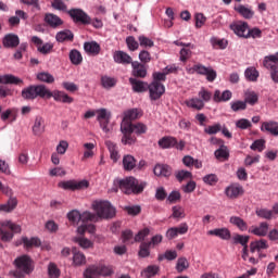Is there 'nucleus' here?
Segmentation results:
<instances>
[{
  "mask_svg": "<svg viewBox=\"0 0 278 278\" xmlns=\"http://www.w3.org/2000/svg\"><path fill=\"white\" fill-rule=\"evenodd\" d=\"M92 208L97 213L98 218L108 220L116 216V208L108 201H96L92 204Z\"/></svg>",
  "mask_w": 278,
  "mask_h": 278,
  "instance_id": "423d86ee",
  "label": "nucleus"
},
{
  "mask_svg": "<svg viewBox=\"0 0 278 278\" xmlns=\"http://www.w3.org/2000/svg\"><path fill=\"white\" fill-rule=\"evenodd\" d=\"M34 136H42L45 134V118L42 116H37L33 125Z\"/></svg>",
  "mask_w": 278,
  "mask_h": 278,
  "instance_id": "c85d7f7f",
  "label": "nucleus"
},
{
  "mask_svg": "<svg viewBox=\"0 0 278 278\" xmlns=\"http://www.w3.org/2000/svg\"><path fill=\"white\" fill-rule=\"evenodd\" d=\"M261 131H267L271 136H278V123L277 122H263L261 126Z\"/></svg>",
  "mask_w": 278,
  "mask_h": 278,
  "instance_id": "cd10ccee",
  "label": "nucleus"
},
{
  "mask_svg": "<svg viewBox=\"0 0 278 278\" xmlns=\"http://www.w3.org/2000/svg\"><path fill=\"white\" fill-rule=\"evenodd\" d=\"M255 214L256 216H258V218H264L265 220H273V211L268 208H256Z\"/></svg>",
  "mask_w": 278,
  "mask_h": 278,
  "instance_id": "3c124183",
  "label": "nucleus"
},
{
  "mask_svg": "<svg viewBox=\"0 0 278 278\" xmlns=\"http://www.w3.org/2000/svg\"><path fill=\"white\" fill-rule=\"evenodd\" d=\"M70 60L72 64L79 66V64L84 61V58L81 56V52H79L77 49H74L70 52Z\"/></svg>",
  "mask_w": 278,
  "mask_h": 278,
  "instance_id": "49530a36",
  "label": "nucleus"
},
{
  "mask_svg": "<svg viewBox=\"0 0 278 278\" xmlns=\"http://www.w3.org/2000/svg\"><path fill=\"white\" fill-rule=\"evenodd\" d=\"M153 170L156 177H170L173 175V167L164 164L155 165Z\"/></svg>",
  "mask_w": 278,
  "mask_h": 278,
  "instance_id": "5701e85b",
  "label": "nucleus"
},
{
  "mask_svg": "<svg viewBox=\"0 0 278 278\" xmlns=\"http://www.w3.org/2000/svg\"><path fill=\"white\" fill-rule=\"evenodd\" d=\"M52 97L54 101H59L60 103H73V101H75L73 97L68 96L64 91H54Z\"/></svg>",
  "mask_w": 278,
  "mask_h": 278,
  "instance_id": "e433bc0d",
  "label": "nucleus"
},
{
  "mask_svg": "<svg viewBox=\"0 0 278 278\" xmlns=\"http://www.w3.org/2000/svg\"><path fill=\"white\" fill-rule=\"evenodd\" d=\"M21 45V38L14 33H9L2 38V46L4 49H16Z\"/></svg>",
  "mask_w": 278,
  "mask_h": 278,
  "instance_id": "4468645a",
  "label": "nucleus"
},
{
  "mask_svg": "<svg viewBox=\"0 0 278 278\" xmlns=\"http://www.w3.org/2000/svg\"><path fill=\"white\" fill-rule=\"evenodd\" d=\"M43 21L52 29H58V27H62V25H64V21L53 13H46Z\"/></svg>",
  "mask_w": 278,
  "mask_h": 278,
  "instance_id": "2eb2a0df",
  "label": "nucleus"
},
{
  "mask_svg": "<svg viewBox=\"0 0 278 278\" xmlns=\"http://www.w3.org/2000/svg\"><path fill=\"white\" fill-rule=\"evenodd\" d=\"M261 249H268V243L266 240L261 239L258 241H253L250 244V251L251 253H255V251H261Z\"/></svg>",
  "mask_w": 278,
  "mask_h": 278,
  "instance_id": "a18cd8bd",
  "label": "nucleus"
},
{
  "mask_svg": "<svg viewBox=\"0 0 278 278\" xmlns=\"http://www.w3.org/2000/svg\"><path fill=\"white\" fill-rule=\"evenodd\" d=\"M250 149H252V151H258L262 153V151L266 149V141L264 139H257L251 144Z\"/></svg>",
  "mask_w": 278,
  "mask_h": 278,
  "instance_id": "052dcab7",
  "label": "nucleus"
},
{
  "mask_svg": "<svg viewBox=\"0 0 278 278\" xmlns=\"http://www.w3.org/2000/svg\"><path fill=\"white\" fill-rule=\"evenodd\" d=\"M63 12L68 14L73 23H80V25H90L92 23L90 15H88V13H86L83 9L73 8L68 10V7L66 5V11Z\"/></svg>",
  "mask_w": 278,
  "mask_h": 278,
  "instance_id": "6e6552de",
  "label": "nucleus"
},
{
  "mask_svg": "<svg viewBox=\"0 0 278 278\" xmlns=\"http://www.w3.org/2000/svg\"><path fill=\"white\" fill-rule=\"evenodd\" d=\"M14 233H21V225L10 220L0 224V238L2 242H12Z\"/></svg>",
  "mask_w": 278,
  "mask_h": 278,
  "instance_id": "0eeeda50",
  "label": "nucleus"
},
{
  "mask_svg": "<svg viewBox=\"0 0 278 278\" xmlns=\"http://www.w3.org/2000/svg\"><path fill=\"white\" fill-rule=\"evenodd\" d=\"M101 84L104 88H114L116 86V79L110 76H102Z\"/></svg>",
  "mask_w": 278,
  "mask_h": 278,
  "instance_id": "e2e57ef3",
  "label": "nucleus"
},
{
  "mask_svg": "<svg viewBox=\"0 0 278 278\" xmlns=\"http://www.w3.org/2000/svg\"><path fill=\"white\" fill-rule=\"evenodd\" d=\"M191 71H193V73H198V75L206 76V81H210V83L215 81L216 77H218V74L214 68L205 67V65L201 63L193 65Z\"/></svg>",
  "mask_w": 278,
  "mask_h": 278,
  "instance_id": "9d476101",
  "label": "nucleus"
},
{
  "mask_svg": "<svg viewBox=\"0 0 278 278\" xmlns=\"http://www.w3.org/2000/svg\"><path fill=\"white\" fill-rule=\"evenodd\" d=\"M129 84L134 92H147V90H149V84L138 80L137 78H129Z\"/></svg>",
  "mask_w": 278,
  "mask_h": 278,
  "instance_id": "393cba45",
  "label": "nucleus"
},
{
  "mask_svg": "<svg viewBox=\"0 0 278 278\" xmlns=\"http://www.w3.org/2000/svg\"><path fill=\"white\" fill-rule=\"evenodd\" d=\"M230 110H232V112H244V110H247V102L242 100L232 101L230 103Z\"/></svg>",
  "mask_w": 278,
  "mask_h": 278,
  "instance_id": "864d4df0",
  "label": "nucleus"
},
{
  "mask_svg": "<svg viewBox=\"0 0 278 278\" xmlns=\"http://www.w3.org/2000/svg\"><path fill=\"white\" fill-rule=\"evenodd\" d=\"M0 191H2V194H5V197H9V200L5 204H0V212H14V210H16V205H18V200L14 198V191L12 188L2 187Z\"/></svg>",
  "mask_w": 278,
  "mask_h": 278,
  "instance_id": "1a4fd4ad",
  "label": "nucleus"
},
{
  "mask_svg": "<svg viewBox=\"0 0 278 278\" xmlns=\"http://www.w3.org/2000/svg\"><path fill=\"white\" fill-rule=\"evenodd\" d=\"M207 235L220 238V240H231V231L228 228H215L208 230Z\"/></svg>",
  "mask_w": 278,
  "mask_h": 278,
  "instance_id": "4be33fe9",
  "label": "nucleus"
},
{
  "mask_svg": "<svg viewBox=\"0 0 278 278\" xmlns=\"http://www.w3.org/2000/svg\"><path fill=\"white\" fill-rule=\"evenodd\" d=\"M172 218H186V211H184V207L179 206V205H176V206H173L172 208Z\"/></svg>",
  "mask_w": 278,
  "mask_h": 278,
  "instance_id": "13d9d810",
  "label": "nucleus"
},
{
  "mask_svg": "<svg viewBox=\"0 0 278 278\" xmlns=\"http://www.w3.org/2000/svg\"><path fill=\"white\" fill-rule=\"evenodd\" d=\"M111 275H114V269L105 264L90 265L84 271V278L111 277Z\"/></svg>",
  "mask_w": 278,
  "mask_h": 278,
  "instance_id": "39448f33",
  "label": "nucleus"
},
{
  "mask_svg": "<svg viewBox=\"0 0 278 278\" xmlns=\"http://www.w3.org/2000/svg\"><path fill=\"white\" fill-rule=\"evenodd\" d=\"M175 144H177L175 137H163L159 140V147H161V149H173Z\"/></svg>",
  "mask_w": 278,
  "mask_h": 278,
  "instance_id": "ea45409f",
  "label": "nucleus"
},
{
  "mask_svg": "<svg viewBox=\"0 0 278 278\" xmlns=\"http://www.w3.org/2000/svg\"><path fill=\"white\" fill-rule=\"evenodd\" d=\"M244 194V188L240 185H231L226 189V197L228 199H238V197H242Z\"/></svg>",
  "mask_w": 278,
  "mask_h": 278,
  "instance_id": "412c9836",
  "label": "nucleus"
},
{
  "mask_svg": "<svg viewBox=\"0 0 278 278\" xmlns=\"http://www.w3.org/2000/svg\"><path fill=\"white\" fill-rule=\"evenodd\" d=\"M138 161H136V157H134L131 154H126L123 157V168L124 170H134L136 168V164Z\"/></svg>",
  "mask_w": 278,
  "mask_h": 278,
  "instance_id": "c9c22d12",
  "label": "nucleus"
},
{
  "mask_svg": "<svg viewBox=\"0 0 278 278\" xmlns=\"http://www.w3.org/2000/svg\"><path fill=\"white\" fill-rule=\"evenodd\" d=\"M251 237L244 235H235L232 240L235 244H241V247H248Z\"/></svg>",
  "mask_w": 278,
  "mask_h": 278,
  "instance_id": "5fc2aeb1",
  "label": "nucleus"
},
{
  "mask_svg": "<svg viewBox=\"0 0 278 278\" xmlns=\"http://www.w3.org/2000/svg\"><path fill=\"white\" fill-rule=\"evenodd\" d=\"M151 243L149 242H141L139 247V257H149L151 255Z\"/></svg>",
  "mask_w": 278,
  "mask_h": 278,
  "instance_id": "603ef678",
  "label": "nucleus"
},
{
  "mask_svg": "<svg viewBox=\"0 0 278 278\" xmlns=\"http://www.w3.org/2000/svg\"><path fill=\"white\" fill-rule=\"evenodd\" d=\"M195 18V27L197 29H201V27H203V25H205L207 17H205V15L203 13H197L194 15Z\"/></svg>",
  "mask_w": 278,
  "mask_h": 278,
  "instance_id": "774afa93",
  "label": "nucleus"
},
{
  "mask_svg": "<svg viewBox=\"0 0 278 278\" xmlns=\"http://www.w3.org/2000/svg\"><path fill=\"white\" fill-rule=\"evenodd\" d=\"M249 233H253L254 236H258L260 238L268 236V223L262 222L260 226H251V228L249 229Z\"/></svg>",
  "mask_w": 278,
  "mask_h": 278,
  "instance_id": "aec40b11",
  "label": "nucleus"
},
{
  "mask_svg": "<svg viewBox=\"0 0 278 278\" xmlns=\"http://www.w3.org/2000/svg\"><path fill=\"white\" fill-rule=\"evenodd\" d=\"M72 255H73V265L74 266H84L86 265V255L77 250V248L72 249Z\"/></svg>",
  "mask_w": 278,
  "mask_h": 278,
  "instance_id": "a878e982",
  "label": "nucleus"
},
{
  "mask_svg": "<svg viewBox=\"0 0 278 278\" xmlns=\"http://www.w3.org/2000/svg\"><path fill=\"white\" fill-rule=\"evenodd\" d=\"M51 99L53 92H51L45 85H30L22 90V99L25 101H34V99Z\"/></svg>",
  "mask_w": 278,
  "mask_h": 278,
  "instance_id": "7ed1b4c3",
  "label": "nucleus"
},
{
  "mask_svg": "<svg viewBox=\"0 0 278 278\" xmlns=\"http://www.w3.org/2000/svg\"><path fill=\"white\" fill-rule=\"evenodd\" d=\"M216 160H223L224 162L229 160V149L227 146H222L214 152Z\"/></svg>",
  "mask_w": 278,
  "mask_h": 278,
  "instance_id": "79ce46f5",
  "label": "nucleus"
},
{
  "mask_svg": "<svg viewBox=\"0 0 278 278\" xmlns=\"http://www.w3.org/2000/svg\"><path fill=\"white\" fill-rule=\"evenodd\" d=\"M67 218L70 223H73V225H77L79 220H81V213L77 210H73L70 213H67Z\"/></svg>",
  "mask_w": 278,
  "mask_h": 278,
  "instance_id": "4d7b16f0",
  "label": "nucleus"
},
{
  "mask_svg": "<svg viewBox=\"0 0 278 278\" xmlns=\"http://www.w3.org/2000/svg\"><path fill=\"white\" fill-rule=\"evenodd\" d=\"M22 243L24 244V249H34V247L38 249V247L42 244V242L38 237H31V238L22 237Z\"/></svg>",
  "mask_w": 278,
  "mask_h": 278,
  "instance_id": "2f4dec72",
  "label": "nucleus"
},
{
  "mask_svg": "<svg viewBox=\"0 0 278 278\" xmlns=\"http://www.w3.org/2000/svg\"><path fill=\"white\" fill-rule=\"evenodd\" d=\"M176 179L181 184V181H186V179H192V173L188 170H178L176 173Z\"/></svg>",
  "mask_w": 278,
  "mask_h": 278,
  "instance_id": "0e129e2a",
  "label": "nucleus"
},
{
  "mask_svg": "<svg viewBox=\"0 0 278 278\" xmlns=\"http://www.w3.org/2000/svg\"><path fill=\"white\" fill-rule=\"evenodd\" d=\"M97 121L104 134H110V119L112 118V113L108 112L105 109H100L97 111Z\"/></svg>",
  "mask_w": 278,
  "mask_h": 278,
  "instance_id": "f8f14e48",
  "label": "nucleus"
},
{
  "mask_svg": "<svg viewBox=\"0 0 278 278\" xmlns=\"http://www.w3.org/2000/svg\"><path fill=\"white\" fill-rule=\"evenodd\" d=\"M97 231V227L92 224H83L77 228V232L79 236H84V233H94Z\"/></svg>",
  "mask_w": 278,
  "mask_h": 278,
  "instance_id": "de8ad7c7",
  "label": "nucleus"
},
{
  "mask_svg": "<svg viewBox=\"0 0 278 278\" xmlns=\"http://www.w3.org/2000/svg\"><path fill=\"white\" fill-rule=\"evenodd\" d=\"M189 267H190V263H188V258L186 257L178 258L177 265H176V270L178 273H184V270H186Z\"/></svg>",
  "mask_w": 278,
  "mask_h": 278,
  "instance_id": "bf43d9fd",
  "label": "nucleus"
},
{
  "mask_svg": "<svg viewBox=\"0 0 278 278\" xmlns=\"http://www.w3.org/2000/svg\"><path fill=\"white\" fill-rule=\"evenodd\" d=\"M14 264L16 266L14 277L16 278L25 277V275L34 273V261L27 254L15 258Z\"/></svg>",
  "mask_w": 278,
  "mask_h": 278,
  "instance_id": "20e7f679",
  "label": "nucleus"
},
{
  "mask_svg": "<svg viewBox=\"0 0 278 278\" xmlns=\"http://www.w3.org/2000/svg\"><path fill=\"white\" fill-rule=\"evenodd\" d=\"M48 274L50 278L60 277V268H58V265H55V263H50L48 265Z\"/></svg>",
  "mask_w": 278,
  "mask_h": 278,
  "instance_id": "338daca9",
  "label": "nucleus"
},
{
  "mask_svg": "<svg viewBox=\"0 0 278 278\" xmlns=\"http://www.w3.org/2000/svg\"><path fill=\"white\" fill-rule=\"evenodd\" d=\"M74 39L75 35L70 29L61 30L55 36L56 42H73Z\"/></svg>",
  "mask_w": 278,
  "mask_h": 278,
  "instance_id": "bb28decb",
  "label": "nucleus"
},
{
  "mask_svg": "<svg viewBox=\"0 0 278 278\" xmlns=\"http://www.w3.org/2000/svg\"><path fill=\"white\" fill-rule=\"evenodd\" d=\"M257 101H260V97L257 96V93H255V91H247L245 96H244V100L243 102L249 104V105H255L257 103Z\"/></svg>",
  "mask_w": 278,
  "mask_h": 278,
  "instance_id": "37998d69",
  "label": "nucleus"
},
{
  "mask_svg": "<svg viewBox=\"0 0 278 278\" xmlns=\"http://www.w3.org/2000/svg\"><path fill=\"white\" fill-rule=\"evenodd\" d=\"M74 242H76V244H79L81 249H90V247H92V241L83 237H75Z\"/></svg>",
  "mask_w": 278,
  "mask_h": 278,
  "instance_id": "680f3d73",
  "label": "nucleus"
},
{
  "mask_svg": "<svg viewBox=\"0 0 278 278\" xmlns=\"http://www.w3.org/2000/svg\"><path fill=\"white\" fill-rule=\"evenodd\" d=\"M126 45L129 51H138V48L140 47V43L136 41V38L134 36H129L126 38Z\"/></svg>",
  "mask_w": 278,
  "mask_h": 278,
  "instance_id": "69168bd1",
  "label": "nucleus"
},
{
  "mask_svg": "<svg viewBox=\"0 0 278 278\" xmlns=\"http://www.w3.org/2000/svg\"><path fill=\"white\" fill-rule=\"evenodd\" d=\"M148 90L152 101H157V99H161L162 94L166 92V88L162 85V83L157 81H152V84L148 85Z\"/></svg>",
  "mask_w": 278,
  "mask_h": 278,
  "instance_id": "ddd939ff",
  "label": "nucleus"
},
{
  "mask_svg": "<svg viewBox=\"0 0 278 278\" xmlns=\"http://www.w3.org/2000/svg\"><path fill=\"white\" fill-rule=\"evenodd\" d=\"M131 66L134 77H139L141 79H144V77H147V67L142 65V63L132 62Z\"/></svg>",
  "mask_w": 278,
  "mask_h": 278,
  "instance_id": "c756f323",
  "label": "nucleus"
},
{
  "mask_svg": "<svg viewBox=\"0 0 278 278\" xmlns=\"http://www.w3.org/2000/svg\"><path fill=\"white\" fill-rule=\"evenodd\" d=\"M84 49L89 55H99L101 53V46L97 41L85 42Z\"/></svg>",
  "mask_w": 278,
  "mask_h": 278,
  "instance_id": "7c9ffc66",
  "label": "nucleus"
},
{
  "mask_svg": "<svg viewBox=\"0 0 278 278\" xmlns=\"http://www.w3.org/2000/svg\"><path fill=\"white\" fill-rule=\"evenodd\" d=\"M105 146L109 149L111 160L113 162H118L121 155L118 154V146L116 143L112 142L111 140L105 141Z\"/></svg>",
  "mask_w": 278,
  "mask_h": 278,
  "instance_id": "f704fd0d",
  "label": "nucleus"
},
{
  "mask_svg": "<svg viewBox=\"0 0 278 278\" xmlns=\"http://www.w3.org/2000/svg\"><path fill=\"white\" fill-rule=\"evenodd\" d=\"M90 187V182L88 180H66L59 182V188L63 190H86V188Z\"/></svg>",
  "mask_w": 278,
  "mask_h": 278,
  "instance_id": "9b49d317",
  "label": "nucleus"
},
{
  "mask_svg": "<svg viewBox=\"0 0 278 278\" xmlns=\"http://www.w3.org/2000/svg\"><path fill=\"white\" fill-rule=\"evenodd\" d=\"M230 29L240 38H247L249 31V24L245 22H236L230 24Z\"/></svg>",
  "mask_w": 278,
  "mask_h": 278,
  "instance_id": "dca6fc26",
  "label": "nucleus"
},
{
  "mask_svg": "<svg viewBox=\"0 0 278 278\" xmlns=\"http://www.w3.org/2000/svg\"><path fill=\"white\" fill-rule=\"evenodd\" d=\"M263 66L273 73L274 71L278 70V52L276 54H271L265 56L263 61Z\"/></svg>",
  "mask_w": 278,
  "mask_h": 278,
  "instance_id": "a211bd4d",
  "label": "nucleus"
},
{
  "mask_svg": "<svg viewBox=\"0 0 278 278\" xmlns=\"http://www.w3.org/2000/svg\"><path fill=\"white\" fill-rule=\"evenodd\" d=\"M235 10H236V12H238V14L243 16V18L251 20L253 16H255V12L253 11V9L247 8L243 4H239V5L235 7Z\"/></svg>",
  "mask_w": 278,
  "mask_h": 278,
  "instance_id": "72a5a7b5",
  "label": "nucleus"
},
{
  "mask_svg": "<svg viewBox=\"0 0 278 278\" xmlns=\"http://www.w3.org/2000/svg\"><path fill=\"white\" fill-rule=\"evenodd\" d=\"M160 273V266L157 265H149L141 271V276L144 278H152L155 277Z\"/></svg>",
  "mask_w": 278,
  "mask_h": 278,
  "instance_id": "a19ab883",
  "label": "nucleus"
},
{
  "mask_svg": "<svg viewBox=\"0 0 278 278\" xmlns=\"http://www.w3.org/2000/svg\"><path fill=\"white\" fill-rule=\"evenodd\" d=\"M140 47H143V49H151L152 47H155V42L151 40V38L140 35L138 37Z\"/></svg>",
  "mask_w": 278,
  "mask_h": 278,
  "instance_id": "8fccbe9b",
  "label": "nucleus"
},
{
  "mask_svg": "<svg viewBox=\"0 0 278 278\" xmlns=\"http://www.w3.org/2000/svg\"><path fill=\"white\" fill-rule=\"evenodd\" d=\"M37 79L43 84H53V81H55V77L49 74V72H41L37 74Z\"/></svg>",
  "mask_w": 278,
  "mask_h": 278,
  "instance_id": "09e8293b",
  "label": "nucleus"
},
{
  "mask_svg": "<svg viewBox=\"0 0 278 278\" xmlns=\"http://www.w3.org/2000/svg\"><path fill=\"white\" fill-rule=\"evenodd\" d=\"M222 129H223V126L217 123V124L205 127L204 134H207L208 136H214V135L218 134L219 131H222Z\"/></svg>",
  "mask_w": 278,
  "mask_h": 278,
  "instance_id": "6e6d98bb",
  "label": "nucleus"
},
{
  "mask_svg": "<svg viewBox=\"0 0 278 278\" xmlns=\"http://www.w3.org/2000/svg\"><path fill=\"white\" fill-rule=\"evenodd\" d=\"M147 125L142 123H137V124H121V131L123 134L122 137V144L125 146H131L136 144V134L137 136H142V134H147Z\"/></svg>",
  "mask_w": 278,
  "mask_h": 278,
  "instance_id": "f03ea898",
  "label": "nucleus"
},
{
  "mask_svg": "<svg viewBox=\"0 0 278 278\" xmlns=\"http://www.w3.org/2000/svg\"><path fill=\"white\" fill-rule=\"evenodd\" d=\"M244 75L248 81H257L260 78V72L255 67H248Z\"/></svg>",
  "mask_w": 278,
  "mask_h": 278,
  "instance_id": "c03bdc74",
  "label": "nucleus"
},
{
  "mask_svg": "<svg viewBox=\"0 0 278 278\" xmlns=\"http://www.w3.org/2000/svg\"><path fill=\"white\" fill-rule=\"evenodd\" d=\"M229 223L235 225V227H237L240 231H247V229H249L247 222L239 216H231Z\"/></svg>",
  "mask_w": 278,
  "mask_h": 278,
  "instance_id": "4c0bfd02",
  "label": "nucleus"
},
{
  "mask_svg": "<svg viewBox=\"0 0 278 278\" xmlns=\"http://www.w3.org/2000/svg\"><path fill=\"white\" fill-rule=\"evenodd\" d=\"M187 108H191L192 110H203L205 108V102L199 98H191L186 101Z\"/></svg>",
  "mask_w": 278,
  "mask_h": 278,
  "instance_id": "58836bf2",
  "label": "nucleus"
},
{
  "mask_svg": "<svg viewBox=\"0 0 278 278\" xmlns=\"http://www.w3.org/2000/svg\"><path fill=\"white\" fill-rule=\"evenodd\" d=\"M0 84L11 85V86H21V84H23V79L12 74H7L2 76L0 75Z\"/></svg>",
  "mask_w": 278,
  "mask_h": 278,
  "instance_id": "b1692460",
  "label": "nucleus"
},
{
  "mask_svg": "<svg viewBox=\"0 0 278 278\" xmlns=\"http://www.w3.org/2000/svg\"><path fill=\"white\" fill-rule=\"evenodd\" d=\"M113 60L116 64H132L134 60L131 59V55H129L125 51H115L113 54Z\"/></svg>",
  "mask_w": 278,
  "mask_h": 278,
  "instance_id": "6ab92c4d",
  "label": "nucleus"
},
{
  "mask_svg": "<svg viewBox=\"0 0 278 278\" xmlns=\"http://www.w3.org/2000/svg\"><path fill=\"white\" fill-rule=\"evenodd\" d=\"M232 93L229 90H225L223 93L220 92V90H215L213 101H215V103L230 101Z\"/></svg>",
  "mask_w": 278,
  "mask_h": 278,
  "instance_id": "473e14b6",
  "label": "nucleus"
},
{
  "mask_svg": "<svg viewBox=\"0 0 278 278\" xmlns=\"http://www.w3.org/2000/svg\"><path fill=\"white\" fill-rule=\"evenodd\" d=\"M114 186H117L124 194H142L147 182L138 180V178L128 176L126 178H117L114 180Z\"/></svg>",
  "mask_w": 278,
  "mask_h": 278,
  "instance_id": "f257e3e1",
  "label": "nucleus"
},
{
  "mask_svg": "<svg viewBox=\"0 0 278 278\" xmlns=\"http://www.w3.org/2000/svg\"><path fill=\"white\" fill-rule=\"evenodd\" d=\"M142 116V112L138 109H130L124 113V117L122 123H125V125H132L131 121H138Z\"/></svg>",
  "mask_w": 278,
  "mask_h": 278,
  "instance_id": "f3484780",
  "label": "nucleus"
}]
</instances>
